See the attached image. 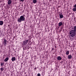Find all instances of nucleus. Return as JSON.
<instances>
[{
    "mask_svg": "<svg viewBox=\"0 0 76 76\" xmlns=\"http://www.w3.org/2000/svg\"><path fill=\"white\" fill-rule=\"evenodd\" d=\"M72 58V55H69L68 57V58H69V59H71Z\"/></svg>",
    "mask_w": 76,
    "mask_h": 76,
    "instance_id": "obj_12",
    "label": "nucleus"
},
{
    "mask_svg": "<svg viewBox=\"0 0 76 76\" xmlns=\"http://www.w3.org/2000/svg\"><path fill=\"white\" fill-rule=\"evenodd\" d=\"M52 51V50H51V51Z\"/></svg>",
    "mask_w": 76,
    "mask_h": 76,
    "instance_id": "obj_26",
    "label": "nucleus"
},
{
    "mask_svg": "<svg viewBox=\"0 0 76 76\" xmlns=\"http://www.w3.org/2000/svg\"><path fill=\"white\" fill-rule=\"evenodd\" d=\"M34 69H36V68H35Z\"/></svg>",
    "mask_w": 76,
    "mask_h": 76,
    "instance_id": "obj_25",
    "label": "nucleus"
},
{
    "mask_svg": "<svg viewBox=\"0 0 76 76\" xmlns=\"http://www.w3.org/2000/svg\"><path fill=\"white\" fill-rule=\"evenodd\" d=\"M25 18L23 16H21L20 18H18V22H21L22 21H25Z\"/></svg>",
    "mask_w": 76,
    "mask_h": 76,
    "instance_id": "obj_1",
    "label": "nucleus"
},
{
    "mask_svg": "<svg viewBox=\"0 0 76 76\" xmlns=\"http://www.w3.org/2000/svg\"><path fill=\"white\" fill-rule=\"evenodd\" d=\"M24 0H20V1H22V2H23V1H24Z\"/></svg>",
    "mask_w": 76,
    "mask_h": 76,
    "instance_id": "obj_21",
    "label": "nucleus"
},
{
    "mask_svg": "<svg viewBox=\"0 0 76 76\" xmlns=\"http://www.w3.org/2000/svg\"><path fill=\"white\" fill-rule=\"evenodd\" d=\"M57 59L58 60L60 61V60H62V58H61V56H59L57 57Z\"/></svg>",
    "mask_w": 76,
    "mask_h": 76,
    "instance_id": "obj_5",
    "label": "nucleus"
},
{
    "mask_svg": "<svg viewBox=\"0 0 76 76\" xmlns=\"http://www.w3.org/2000/svg\"><path fill=\"white\" fill-rule=\"evenodd\" d=\"M73 30H72V31H74L75 32H76V26H74L73 28Z\"/></svg>",
    "mask_w": 76,
    "mask_h": 76,
    "instance_id": "obj_11",
    "label": "nucleus"
},
{
    "mask_svg": "<svg viewBox=\"0 0 76 76\" xmlns=\"http://www.w3.org/2000/svg\"><path fill=\"white\" fill-rule=\"evenodd\" d=\"M54 48H52V50H54Z\"/></svg>",
    "mask_w": 76,
    "mask_h": 76,
    "instance_id": "obj_22",
    "label": "nucleus"
},
{
    "mask_svg": "<svg viewBox=\"0 0 76 76\" xmlns=\"http://www.w3.org/2000/svg\"><path fill=\"white\" fill-rule=\"evenodd\" d=\"M23 49H24V48H23Z\"/></svg>",
    "mask_w": 76,
    "mask_h": 76,
    "instance_id": "obj_24",
    "label": "nucleus"
},
{
    "mask_svg": "<svg viewBox=\"0 0 76 76\" xmlns=\"http://www.w3.org/2000/svg\"><path fill=\"white\" fill-rule=\"evenodd\" d=\"M44 4H45V3H44Z\"/></svg>",
    "mask_w": 76,
    "mask_h": 76,
    "instance_id": "obj_23",
    "label": "nucleus"
},
{
    "mask_svg": "<svg viewBox=\"0 0 76 76\" xmlns=\"http://www.w3.org/2000/svg\"><path fill=\"white\" fill-rule=\"evenodd\" d=\"M74 7H75V8H76V4H75L74 6Z\"/></svg>",
    "mask_w": 76,
    "mask_h": 76,
    "instance_id": "obj_20",
    "label": "nucleus"
},
{
    "mask_svg": "<svg viewBox=\"0 0 76 76\" xmlns=\"http://www.w3.org/2000/svg\"><path fill=\"white\" fill-rule=\"evenodd\" d=\"M3 23H4V22H3V21H0V25H3Z\"/></svg>",
    "mask_w": 76,
    "mask_h": 76,
    "instance_id": "obj_9",
    "label": "nucleus"
},
{
    "mask_svg": "<svg viewBox=\"0 0 76 76\" xmlns=\"http://www.w3.org/2000/svg\"><path fill=\"white\" fill-rule=\"evenodd\" d=\"M3 42V44H4V45L5 46L6 45H7V43H6V42H7V41H6V39H5L4 40V41Z\"/></svg>",
    "mask_w": 76,
    "mask_h": 76,
    "instance_id": "obj_4",
    "label": "nucleus"
},
{
    "mask_svg": "<svg viewBox=\"0 0 76 76\" xmlns=\"http://www.w3.org/2000/svg\"><path fill=\"white\" fill-rule=\"evenodd\" d=\"M37 0H33V3L34 4H35V3H37Z\"/></svg>",
    "mask_w": 76,
    "mask_h": 76,
    "instance_id": "obj_14",
    "label": "nucleus"
},
{
    "mask_svg": "<svg viewBox=\"0 0 76 76\" xmlns=\"http://www.w3.org/2000/svg\"><path fill=\"white\" fill-rule=\"evenodd\" d=\"M37 76H41V74L39 73L38 74H37Z\"/></svg>",
    "mask_w": 76,
    "mask_h": 76,
    "instance_id": "obj_18",
    "label": "nucleus"
},
{
    "mask_svg": "<svg viewBox=\"0 0 76 76\" xmlns=\"http://www.w3.org/2000/svg\"><path fill=\"white\" fill-rule=\"evenodd\" d=\"M62 25H63V23H62V22H60L58 23V25L59 26H61Z\"/></svg>",
    "mask_w": 76,
    "mask_h": 76,
    "instance_id": "obj_10",
    "label": "nucleus"
},
{
    "mask_svg": "<svg viewBox=\"0 0 76 76\" xmlns=\"http://www.w3.org/2000/svg\"><path fill=\"white\" fill-rule=\"evenodd\" d=\"M0 69H1V71H3L4 69L3 68H1Z\"/></svg>",
    "mask_w": 76,
    "mask_h": 76,
    "instance_id": "obj_17",
    "label": "nucleus"
},
{
    "mask_svg": "<svg viewBox=\"0 0 76 76\" xmlns=\"http://www.w3.org/2000/svg\"><path fill=\"white\" fill-rule=\"evenodd\" d=\"M59 17L61 19L62 18H64V16H63V15H62V13H61L60 14Z\"/></svg>",
    "mask_w": 76,
    "mask_h": 76,
    "instance_id": "obj_6",
    "label": "nucleus"
},
{
    "mask_svg": "<svg viewBox=\"0 0 76 76\" xmlns=\"http://www.w3.org/2000/svg\"><path fill=\"white\" fill-rule=\"evenodd\" d=\"M11 60H12V61H15V60H16V58L15 57H12L11 59Z\"/></svg>",
    "mask_w": 76,
    "mask_h": 76,
    "instance_id": "obj_8",
    "label": "nucleus"
},
{
    "mask_svg": "<svg viewBox=\"0 0 76 76\" xmlns=\"http://www.w3.org/2000/svg\"><path fill=\"white\" fill-rule=\"evenodd\" d=\"M69 54V51L68 50V51H66V54L67 55H68Z\"/></svg>",
    "mask_w": 76,
    "mask_h": 76,
    "instance_id": "obj_15",
    "label": "nucleus"
},
{
    "mask_svg": "<svg viewBox=\"0 0 76 76\" xmlns=\"http://www.w3.org/2000/svg\"><path fill=\"white\" fill-rule=\"evenodd\" d=\"M12 1L11 0H9L8 1V4L9 5L10 4L12 3Z\"/></svg>",
    "mask_w": 76,
    "mask_h": 76,
    "instance_id": "obj_7",
    "label": "nucleus"
},
{
    "mask_svg": "<svg viewBox=\"0 0 76 76\" xmlns=\"http://www.w3.org/2000/svg\"><path fill=\"white\" fill-rule=\"evenodd\" d=\"M73 11H74V12H76V8H73Z\"/></svg>",
    "mask_w": 76,
    "mask_h": 76,
    "instance_id": "obj_16",
    "label": "nucleus"
},
{
    "mask_svg": "<svg viewBox=\"0 0 76 76\" xmlns=\"http://www.w3.org/2000/svg\"><path fill=\"white\" fill-rule=\"evenodd\" d=\"M28 40H25L23 42V45H25L27 43H28Z\"/></svg>",
    "mask_w": 76,
    "mask_h": 76,
    "instance_id": "obj_3",
    "label": "nucleus"
},
{
    "mask_svg": "<svg viewBox=\"0 0 76 76\" xmlns=\"http://www.w3.org/2000/svg\"><path fill=\"white\" fill-rule=\"evenodd\" d=\"M4 64L1 63V66H3Z\"/></svg>",
    "mask_w": 76,
    "mask_h": 76,
    "instance_id": "obj_19",
    "label": "nucleus"
},
{
    "mask_svg": "<svg viewBox=\"0 0 76 76\" xmlns=\"http://www.w3.org/2000/svg\"><path fill=\"white\" fill-rule=\"evenodd\" d=\"M9 60V58L8 57H7L4 60V61L5 62H6V61H7Z\"/></svg>",
    "mask_w": 76,
    "mask_h": 76,
    "instance_id": "obj_13",
    "label": "nucleus"
},
{
    "mask_svg": "<svg viewBox=\"0 0 76 76\" xmlns=\"http://www.w3.org/2000/svg\"><path fill=\"white\" fill-rule=\"evenodd\" d=\"M69 34L71 37H75L76 35V31L72 30L70 31Z\"/></svg>",
    "mask_w": 76,
    "mask_h": 76,
    "instance_id": "obj_2",
    "label": "nucleus"
}]
</instances>
